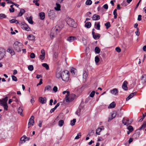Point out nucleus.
I'll return each mask as SVG.
<instances>
[{
  "instance_id": "aec40b11",
  "label": "nucleus",
  "mask_w": 146,
  "mask_h": 146,
  "mask_svg": "<svg viewBox=\"0 0 146 146\" xmlns=\"http://www.w3.org/2000/svg\"><path fill=\"white\" fill-rule=\"evenodd\" d=\"M39 16L41 19L43 20L45 17V13L42 12L40 13H39Z\"/></svg>"
},
{
  "instance_id": "5fc2aeb1",
  "label": "nucleus",
  "mask_w": 146,
  "mask_h": 146,
  "mask_svg": "<svg viewBox=\"0 0 146 146\" xmlns=\"http://www.w3.org/2000/svg\"><path fill=\"white\" fill-rule=\"evenodd\" d=\"M81 111V109H79L78 110L76 111V113L78 115V116H79L80 115V112Z\"/></svg>"
},
{
  "instance_id": "b1692460",
  "label": "nucleus",
  "mask_w": 146,
  "mask_h": 146,
  "mask_svg": "<svg viewBox=\"0 0 146 146\" xmlns=\"http://www.w3.org/2000/svg\"><path fill=\"white\" fill-rule=\"evenodd\" d=\"M25 12V10L23 9H20V12L19 13L18 16L20 17L22 16L23 14Z\"/></svg>"
},
{
  "instance_id": "a211bd4d",
  "label": "nucleus",
  "mask_w": 146,
  "mask_h": 146,
  "mask_svg": "<svg viewBox=\"0 0 146 146\" xmlns=\"http://www.w3.org/2000/svg\"><path fill=\"white\" fill-rule=\"evenodd\" d=\"M4 50L2 48L0 49V60L2 59L4 57Z\"/></svg>"
},
{
  "instance_id": "bb28decb",
  "label": "nucleus",
  "mask_w": 146,
  "mask_h": 146,
  "mask_svg": "<svg viewBox=\"0 0 146 146\" xmlns=\"http://www.w3.org/2000/svg\"><path fill=\"white\" fill-rule=\"evenodd\" d=\"M87 77L88 74L87 72L85 71L83 72V78L84 80L85 81H86Z\"/></svg>"
},
{
  "instance_id": "ddd939ff",
  "label": "nucleus",
  "mask_w": 146,
  "mask_h": 146,
  "mask_svg": "<svg viewBox=\"0 0 146 146\" xmlns=\"http://www.w3.org/2000/svg\"><path fill=\"white\" fill-rule=\"evenodd\" d=\"M92 19L93 20H97L100 19V17L99 15L96 14H94L92 17Z\"/></svg>"
},
{
  "instance_id": "dca6fc26",
  "label": "nucleus",
  "mask_w": 146,
  "mask_h": 146,
  "mask_svg": "<svg viewBox=\"0 0 146 146\" xmlns=\"http://www.w3.org/2000/svg\"><path fill=\"white\" fill-rule=\"evenodd\" d=\"M116 115V112L115 111H113L111 114V117H109L108 121H110L115 118Z\"/></svg>"
},
{
  "instance_id": "79ce46f5",
  "label": "nucleus",
  "mask_w": 146,
  "mask_h": 146,
  "mask_svg": "<svg viewBox=\"0 0 146 146\" xmlns=\"http://www.w3.org/2000/svg\"><path fill=\"white\" fill-rule=\"evenodd\" d=\"M101 129L100 127L98 128V129L96 130V134L97 135H100V133L101 132Z\"/></svg>"
},
{
  "instance_id": "13d9d810",
  "label": "nucleus",
  "mask_w": 146,
  "mask_h": 146,
  "mask_svg": "<svg viewBox=\"0 0 146 146\" xmlns=\"http://www.w3.org/2000/svg\"><path fill=\"white\" fill-rule=\"evenodd\" d=\"M30 57L31 58H33L35 57V55L34 53H32L31 54Z\"/></svg>"
},
{
  "instance_id": "58836bf2",
  "label": "nucleus",
  "mask_w": 146,
  "mask_h": 146,
  "mask_svg": "<svg viewBox=\"0 0 146 146\" xmlns=\"http://www.w3.org/2000/svg\"><path fill=\"white\" fill-rule=\"evenodd\" d=\"M105 25L106 26L107 29H108L111 26L110 22H108L106 23H105Z\"/></svg>"
},
{
  "instance_id": "4c0bfd02",
  "label": "nucleus",
  "mask_w": 146,
  "mask_h": 146,
  "mask_svg": "<svg viewBox=\"0 0 146 146\" xmlns=\"http://www.w3.org/2000/svg\"><path fill=\"white\" fill-rule=\"evenodd\" d=\"M127 129L129 131L131 132L133 130V128L132 126L131 125H129Z\"/></svg>"
},
{
  "instance_id": "393cba45",
  "label": "nucleus",
  "mask_w": 146,
  "mask_h": 146,
  "mask_svg": "<svg viewBox=\"0 0 146 146\" xmlns=\"http://www.w3.org/2000/svg\"><path fill=\"white\" fill-rule=\"evenodd\" d=\"M93 37L94 39L96 40L99 39L100 37V35L98 33H96L95 35H93Z\"/></svg>"
},
{
  "instance_id": "c9c22d12",
  "label": "nucleus",
  "mask_w": 146,
  "mask_h": 146,
  "mask_svg": "<svg viewBox=\"0 0 146 146\" xmlns=\"http://www.w3.org/2000/svg\"><path fill=\"white\" fill-rule=\"evenodd\" d=\"M64 124V121L62 120H60L58 122V125L61 127Z\"/></svg>"
},
{
  "instance_id": "c85d7f7f",
  "label": "nucleus",
  "mask_w": 146,
  "mask_h": 146,
  "mask_svg": "<svg viewBox=\"0 0 146 146\" xmlns=\"http://www.w3.org/2000/svg\"><path fill=\"white\" fill-rule=\"evenodd\" d=\"M28 39L30 40H33L35 39V36L32 35H30L28 37Z\"/></svg>"
},
{
  "instance_id": "a18cd8bd",
  "label": "nucleus",
  "mask_w": 146,
  "mask_h": 146,
  "mask_svg": "<svg viewBox=\"0 0 146 146\" xmlns=\"http://www.w3.org/2000/svg\"><path fill=\"white\" fill-rule=\"evenodd\" d=\"M76 122V119H74L72 120L71 121L70 125L72 126H73L75 125V122Z\"/></svg>"
},
{
  "instance_id": "2f4dec72",
  "label": "nucleus",
  "mask_w": 146,
  "mask_h": 146,
  "mask_svg": "<svg viewBox=\"0 0 146 146\" xmlns=\"http://www.w3.org/2000/svg\"><path fill=\"white\" fill-rule=\"evenodd\" d=\"M56 7H54V9L56 11H58L60 10V5L57 3H56Z\"/></svg>"
},
{
  "instance_id": "f257e3e1",
  "label": "nucleus",
  "mask_w": 146,
  "mask_h": 146,
  "mask_svg": "<svg viewBox=\"0 0 146 146\" xmlns=\"http://www.w3.org/2000/svg\"><path fill=\"white\" fill-rule=\"evenodd\" d=\"M61 79L62 80L65 82H68L69 78V72L68 70H66L62 72Z\"/></svg>"
},
{
  "instance_id": "4be33fe9",
  "label": "nucleus",
  "mask_w": 146,
  "mask_h": 146,
  "mask_svg": "<svg viewBox=\"0 0 146 146\" xmlns=\"http://www.w3.org/2000/svg\"><path fill=\"white\" fill-rule=\"evenodd\" d=\"M141 80H142L143 83L146 82V75L143 74L141 76Z\"/></svg>"
},
{
  "instance_id": "3c124183",
  "label": "nucleus",
  "mask_w": 146,
  "mask_h": 146,
  "mask_svg": "<svg viewBox=\"0 0 146 146\" xmlns=\"http://www.w3.org/2000/svg\"><path fill=\"white\" fill-rule=\"evenodd\" d=\"M12 80L15 81H17V78L14 75H12L11 76Z\"/></svg>"
},
{
  "instance_id": "680f3d73",
  "label": "nucleus",
  "mask_w": 146,
  "mask_h": 146,
  "mask_svg": "<svg viewBox=\"0 0 146 146\" xmlns=\"http://www.w3.org/2000/svg\"><path fill=\"white\" fill-rule=\"evenodd\" d=\"M81 137V134H77V135L75 137V139H79L80 137Z\"/></svg>"
},
{
  "instance_id": "c756f323",
  "label": "nucleus",
  "mask_w": 146,
  "mask_h": 146,
  "mask_svg": "<svg viewBox=\"0 0 146 146\" xmlns=\"http://www.w3.org/2000/svg\"><path fill=\"white\" fill-rule=\"evenodd\" d=\"M20 141L19 142V143H21V144L24 143L25 141L26 140L25 139V138L24 135L22 136L20 139Z\"/></svg>"
},
{
  "instance_id": "c03bdc74",
  "label": "nucleus",
  "mask_w": 146,
  "mask_h": 146,
  "mask_svg": "<svg viewBox=\"0 0 146 146\" xmlns=\"http://www.w3.org/2000/svg\"><path fill=\"white\" fill-rule=\"evenodd\" d=\"M51 88V86H50L48 85L46 86L44 89V91L45 92L46 90L48 91H50Z\"/></svg>"
},
{
  "instance_id": "ea45409f",
  "label": "nucleus",
  "mask_w": 146,
  "mask_h": 146,
  "mask_svg": "<svg viewBox=\"0 0 146 146\" xmlns=\"http://www.w3.org/2000/svg\"><path fill=\"white\" fill-rule=\"evenodd\" d=\"M42 66L43 67H45L46 68V69L47 70H48L49 69V66L48 64H47L46 63H44L42 64Z\"/></svg>"
},
{
  "instance_id": "7ed1b4c3",
  "label": "nucleus",
  "mask_w": 146,
  "mask_h": 146,
  "mask_svg": "<svg viewBox=\"0 0 146 146\" xmlns=\"http://www.w3.org/2000/svg\"><path fill=\"white\" fill-rule=\"evenodd\" d=\"M66 21L68 25L71 27L75 28L77 26V24L75 23L74 20L72 18L67 17L66 19Z\"/></svg>"
},
{
  "instance_id": "603ef678",
  "label": "nucleus",
  "mask_w": 146,
  "mask_h": 146,
  "mask_svg": "<svg viewBox=\"0 0 146 146\" xmlns=\"http://www.w3.org/2000/svg\"><path fill=\"white\" fill-rule=\"evenodd\" d=\"M39 1L38 0L36 1L35 0H34L33 1V3H35V5H36V6H38L39 5V4L38 3V2Z\"/></svg>"
},
{
  "instance_id": "a19ab883",
  "label": "nucleus",
  "mask_w": 146,
  "mask_h": 146,
  "mask_svg": "<svg viewBox=\"0 0 146 146\" xmlns=\"http://www.w3.org/2000/svg\"><path fill=\"white\" fill-rule=\"evenodd\" d=\"M146 127V122H145L143 123V124L141 127L139 129V130H141L143 128H145Z\"/></svg>"
},
{
  "instance_id": "2eb2a0df",
  "label": "nucleus",
  "mask_w": 146,
  "mask_h": 146,
  "mask_svg": "<svg viewBox=\"0 0 146 146\" xmlns=\"http://www.w3.org/2000/svg\"><path fill=\"white\" fill-rule=\"evenodd\" d=\"M100 22H96L94 24L95 28L98 30H100Z\"/></svg>"
},
{
  "instance_id": "09e8293b",
  "label": "nucleus",
  "mask_w": 146,
  "mask_h": 146,
  "mask_svg": "<svg viewBox=\"0 0 146 146\" xmlns=\"http://www.w3.org/2000/svg\"><path fill=\"white\" fill-rule=\"evenodd\" d=\"M95 61L96 63H98L100 61V59L97 56L95 57Z\"/></svg>"
},
{
  "instance_id": "052dcab7",
  "label": "nucleus",
  "mask_w": 146,
  "mask_h": 146,
  "mask_svg": "<svg viewBox=\"0 0 146 146\" xmlns=\"http://www.w3.org/2000/svg\"><path fill=\"white\" fill-rule=\"evenodd\" d=\"M115 50L118 52H119L121 51V49L119 47H116Z\"/></svg>"
},
{
  "instance_id": "e433bc0d",
  "label": "nucleus",
  "mask_w": 146,
  "mask_h": 146,
  "mask_svg": "<svg viewBox=\"0 0 146 146\" xmlns=\"http://www.w3.org/2000/svg\"><path fill=\"white\" fill-rule=\"evenodd\" d=\"M95 51L96 53L98 54L100 52V49L98 47H96L95 48Z\"/></svg>"
},
{
  "instance_id": "9b49d317",
  "label": "nucleus",
  "mask_w": 146,
  "mask_h": 146,
  "mask_svg": "<svg viewBox=\"0 0 146 146\" xmlns=\"http://www.w3.org/2000/svg\"><path fill=\"white\" fill-rule=\"evenodd\" d=\"M39 101L42 104H44L46 102V99L45 97H40L39 98Z\"/></svg>"
},
{
  "instance_id": "473e14b6",
  "label": "nucleus",
  "mask_w": 146,
  "mask_h": 146,
  "mask_svg": "<svg viewBox=\"0 0 146 146\" xmlns=\"http://www.w3.org/2000/svg\"><path fill=\"white\" fill-rule=\"evenodd\" d=\"M7 51L10 53L11 55H13L15 54V52L13 50L10 49H8L7 50Z\"/></svg>"
},
{
  "instance_id": "20e7f679",
  "label": "nucleus",
  "mask_w": 146,
  "mask_h": 146,
  "mask_svg": "<svg viewBox=\"0 0 146 146\" xmlns=\"http://www.w3.org/2000/svg\"><path fill=\"white\" fill-rule=\"evenodd\" d=\"M13 47L15 50L17 51L20 52L23 47V45L19 42L16 41L13 44Z\"/></svg>"
},
{
  "instance_id": "f704fd0d",
  "label": "nucleus",
  "mask_w": 146,
  "mask_h": 146,
  "mask_svg": "<svg viewBox=\"0 0 146 146\" xmlns=\"http://www.w3.org/2000/svg\"><path fill=\"white\" fill-rule=\"evenodd\" d=\"M18 113L22 116V113L23 111V109L22 107H19L18 110Z\"/></svg>"
},
{
  "instance_id": "9d476101",
  "label": "nucleus",
  "mask_w": 146,
  "mask_h": 146,
  "mask_svg": "<svg viewBox=\"0 0 146 146\" xmlns=\"http://www.w3.org/2000/svg\"><path fill=\"white\" fill-rule=\"evenodd\" d=\"M131 121H129V119L127 118H123L122 120V123L125 125H128L130 124Z\"/></svg>"
},
{
  "instance_id": "6ab92c4d",
  "label": "nucleus",
  "mask_w": 146,
  "mask_h": 146,
  "mask_svg": "<svg viewBox=\"0 0 146 146\" xmlns=\"http://www.w3.org/2000/svg\"><path fill=\"white\" fill-rule=\"evenodd\" d=\"M140 134V132L139 131L137 132H136L133 135L132 137L134 138L135 139L137 138L138 137L139 135Z\"/></svg>"
},
{
  "instance_id": "864d4df0",
  "label": "nucleus",
  "mask_w": 146,
  "mask_h": 146,
  "mask_svg": "<svg viewBox=\"0 0 146 146\" xmlns=\"http://www.w3.org/2000/svg\"><path fill=\"white\" fill-rule=\"evenodd\" d=\"M66 93H67V94L66 96H69L70 95V92L68 91H63L62 92L63 94H65Z\"/></svg>"
},
{
  "instance_id": "a878e982",
  "label": "nucleus",
  "mask_w": 146,
  "mask_h": 146,
  "mask_svg": "<svg viewBox=\"0 0 146 146\" xmlns=\"http://www.w3.org/2000/svg\"><path fill=\"white\" fill-rule=\"evenodd\" d=\"M62 75V72L60 71L56 73V77L58 78H61Z\"/></svg>"
},
{
  "instance_id": "4468645a",
  "label": "nucleus",
  "mask_w": 146,
  "mask_h": 146,
  "mask_svg": "<svg viewBox=\"0 0 146 146\" xmlns=\"http://www.w3.org/2000/svg\"><path fill=\"white\" fill-rule=\"evenodd\" d=\"M127 81H125L123 82L122 85V88L123 89L125 90H127L128 89V88L127 86Z\"/></svg>"
},
{
  "instance_id": "7c9ffc66",
  "label": "nucleus",
  "mask_w": 146,
  "mask_h": 146,
  "mask_svg": "<svg viewBox=\"0 0 146 146\" xmlns=\"http://www.w3.org/2000/svg\"><path fill=\"white\" fill-rule=\"evenodd\" d=\"M115 103L114 102H113L110 104V106H108V108H113L115 107Z\"/></svg>"
},
{
  "instance_id": "69168bd1",
  "label": "nucleus",
  "mask_w": 146,
  "mask_h": 146,
  "mask_svg": "<svg viewBox=\"0 0 146 146\" xmlns=\"http://www.w3.org/2000/svg\"><path fill=\"white\" fill-rule=\"evenodd\" d=\"M142 16L141 15H139L137 18V20L140 21L141 20Z\"/></svg>"
},
{
  "instance_id": "774afa93",
  "label": "nucleus",
  "mask_w": 146,
  "mask_h": 146,
  "mask_svg": "<svg viewBox=\"0 0 146 146\" xmlns=\"http://www.w3.org/2000/svg\"><path fill=\"white\" fill-rule=\"evenodd\" d=\"M103 7L104 9H108V6L107 4H105L103 5Z\"/></svg>"
},
{
  "instance_id": "412c9836",
  "label": "nucleus",
  "mask_w": 146,
  "mask_h": 146,
  "mask_svg": "<svg viewBox=\"0 0 146 146\" xmlns=\"http://www.w3.org/2000/svg\"><path fill=\"white\" fill-rule=\"evenodd\" d=\"M136 94V92H134L133 93L131 94L129 96L126 98V100L128 101L131 98H132L134 95Z\"/></svg>"
},
{
  "instance_id": "e2e57ef3",
  "label": "nucleus",
  "mask_w": 146,
  "mask_h": 146,
  "mask_svg": "<svg viewBox=\"0 0 146 146\" xmlns=\"http://www.w3.org/2000/svg\"><path fill=\"white\" fill-rule=\"evenodd\" d=\"M113 14L114 15V19H116L117 18V12H113Z\"/></svg>"
},
{
  "instance_id": "0e129e2a",
  "label": "nucleus",
  "mask_w": 146,
  "mask_h": 146,
  "mask_svg": "<svg viewBox=\"0 0 146 146\" xmlns=\"http://www.w3.org/2000/svg\"><path fill=\"white\" fill-rule=\"evenodd\" d=\"M135 33L138 36L139 35L140 33L139 31V28H137V31L135 32Z\"/></svg>"
},
{
  "instance_id": "cd10ccee",
  "label": "nucleus",
  "mask_w": 146,
  "mask_h": 146,
  "mask_svg": "<svg viewBox=\"0 0 146 146\" xmlns=\"http://www.w3.org/2000/svg\"><path fill=\"white\" fill-rule=\"evenodd\" d=\"M85 27L88 28H90L91 26V23L90 22H87L85 25Z\"/></svg>"
},
{
  "instance_id": "6e6552de",
  "label": "nucleus",
  "mask_w": 146,
  "mask_h": 146,
  "mask_svg": "<svg viewBox=\"0 0 146 146\" xmlns=\"http://www.w3.org/2000/svg\"><path fill=\"white\" fill-rule=\"evenodd\" d=\"M21 27L23 29L26 31H29L30 30V28L29 27L28 25L25 22L21 23Z\"/></svg>"
},
{
  "instance_id": "4d7b16f0",
  "label": "nucleus",
  "mask_w": 146,
  "mask_h": 146,
  "mask_svg": "<svg viewBox=\"0 0 146 146\" xmlns=\"http://www.w3.org/2000/svg\"><path fill=\"white\" fill-rule=\"evenodd\" d=\"M13 101H15L16 102H19V100L16 97L14 96L13 97Z\"/></svg>"
},
{
  "instance_id": "39448f33",
  "label": "nucleus",
  "mask_w": 146,
  "mask_h": 146,
  "mask_svg": "<svg viewBox=\"0 0 146 146\" xmlns=\"http://www.w3.org/2000/svg\"><path fill=\"white\" fill-rule=\"evenodd\" d=\"M60 31V28L58 26H56L54 29L53 32L52 31L50 34L51 38H53L56 36V35L58 34Z\"/></svg>"
},
{
  "instance_id": "338daca9",
  "label": "nucleus",
  "mask_w": 146,
  "mask_h": 146,
  "mask_svg": "<svg viewBox=\"0 0 146 146\" xmlns=\"http://www.w3.org/2000/svg\"><path fill=\"white\" fill-rule=\"evenodd\" d=\"M89 132L92 135H93L94 134V132L93 130H90Z\"/></svg>"
},
{
  "instance_id": "6e6d98bb",
  "label": "nucleus",
  "mask_w": 146,
  "mask_h": 146,
  "mask_svg": "<svg viewBox=\"0 0 146 146\" xmlns=\"http://www.w3.org/2000/svg\"><path fill=\"white\" fill-rule=\"evenodd\" d=\"M53 91L55 92H57L58 90V88L56 86H54V87L53 89Z\"/></svg>"
},
{
  "instance_id": "49530a36",
  "label": "nucleus",
  "mask_w": 146,
  "mask_h": 146,
  "mask_svg": "<svg viewBox=\"0 0 146 146\" xmlns=\"http://www.w3.org/2000/svg\"><path fill=\"white\" fill-rule=\"evenodd\" d=\"M34 68L32 65H29L28 66V69L30 71H32L33 70Z\"/></svg>"
},
{
  "instance_id": "de8ad7c7",
  "label": "nucleus",
  "mask_w": 146,
  "mask_h": 146,
  "mask_svg": "<svg viewBox=\"0 0 146 146\" xmlns=\"http://www.w3.org/2000/svg\"><path fill=\"white\" fill-rule=\"evenodd\" d=\"M6 17V15L4 14L1 13L0 14V19H2L5 18Z\"/></svg>"
},
{
  "instance_id": "423d86ee",
  "label": "nucleus",
  "mask_w": 146,
  "mask_h": 146,
  "mask_svg": "<svg viewBox=\"0 0 146 146\" xmlns=\"http://www.w3.org/2000/svg\"><path fill=\"white\" fill-rule=\"evenodd\" d=\"M76 96L75 94H71L69 96H66L65 98V100L66 102H70L73 101Z\"/></svg>"
},
{
  "instance_id": "bf43d9fd",
  "label": "nucleus",
  "mask_w": 146,
  "mask_h": 146,
  "mask_svg": "<svg viewBox=\"0 0 146 146\" xmlns=\"http://www.w3.org/2000/svg\"><path fill=\"white\" fill-rule=\"evenodd\" d=\"M45 55H40V58L42 60H43L45 58Z\"/></svg>"
},
{
  "instance_id": "f8f14e48",
  "label": "nucleus",
  "mask_w": 146,
  "mask_h": 146,
  "mask_svg": "<svg viewBox=\"0 0 146 146\" xmlns=\"http://www.w3.org/2000/svg\"><path fill=\"white\" fill-rule=\"evenodd\" d=\"M76 40V37L73 36H70L68 37L67 40L69 42H71Z\"/></svg>"
},
{
  "instance_id": "f3484780",
  "label": "nucleus",
  "mask_w": 146,
  "mask_h": 146,
  "mask_svg": "<svg viewBox=\"0 0 146 146\" xmlns=\"http://www.w3.org/2000/svg\"><path fill=\"white\" fill-rule=\"evenodd\" d=\"M110 93L114 95H117L118 93V90L116 88H114L110 91Z\"/></svg>"
},
{
  "instance_id": "f03ea898",
  "label": "nucleus",
  "mask_w": 146,
  "mask_h": 146,
  "mask_svg": "<svg viewBox=\"0 0 146 146\" xmlns=\"http://www.w3.org/2000/svg\"><path fill=\"white\" fill-rule=\"evenodd\" d=\"M8 97L6 96L4 98L0 99V105L3 107L5 110H7L8 106L7 102L8 100Z\"/></svg>"
},
{
  "instance_id": "5701e85b",
  "label": "nucleus",
  "mask_w": 146,
  "mask_h": 146,
  "mask_svg": "<svg viewBox=\"0 0 146 146\" xmlns=\"http://www.w3.org/2000/svg\"><path fill=\"white\" fill-rule=\"evenodd\" d=\"M32 18L33 17L32 16H30L29 18L27 17L26 18V19L28 22L31 24H32L33 23L32 20Z\"/></svg>"
},
{
  "instance_id": "72a5a7b5",
  "label": "nucleus",
  "mask_w": 146,
  "mask_h": 146,
  "mask_svg": "<svg viewBox=\"0 0 146 146\" xmlns=\"http://www.w3.org/2000/svg\"><path fill=\"white\" fill-rule=\"evenodd\" d=\"M76 70L74 68H72L70 70V72L73 75H74L76 72Z\"/></svg>"
},
{
  "instance_id": "1a4fd4ad",
  "label": "nucleus",
  "mask_w": 146,
  "mask_h": 146,
  "mask_svg": "<svg viewBox=\"0 0 146 146\" xmlns=\"http://www.w3.org/2000/svg\"><path fill=\"white\" fill-rule=\"evenodd\" d=\"M34 117L33 116H32L29 120V122L28 124V128H29L31 126H33L34 125Z\"/></svg>"
},
{
  "instance_id": "8fccbe9b",
  "label": "nucleus",
  "mask_w": 146,
  "mask_h": 146,
  "mask_svg": "<svg viewBox=\"0 0 146 146\" xmlns=\"http://www.w3.org/2000/svg\"><path fill=\"white\" fill-rule=\"evenodd\" d=\"M95 92L94 91H92L90 94V96L91 98H93Z\"/></svg>"
},
{
  "instance_id": "0eeeda50",
  "label": "nucleus",
  "mask_w": 146,
  "mask_h": 146,
  "mask_svg": "<svg viewBox=\"0 0 146 146\" xmlns=\"http://www.w3.org/2000/svg\"><path fill=\"white\" fill-rule=\"evenodd\" d=\"M48 13V16L50 19L53 20L55 17V13L54 10H50Z\"/></svg>"
},
{
  "instance_id": "37998d69",
  "label": "nucleus",
  "mask_w": 146,
  "mask_h": 146,
  "mask_svg": "<svg viewBox=\"0 0 146 146\" xmlns=\"http://www.w3.org/2000/svg\"><path fill=\"white\" fill-rule=\"evenodd\" d=\"M92 3V1L91 0H87L86 2V4L87 5H90Z\"/></svg>"
}]
</instances>
